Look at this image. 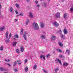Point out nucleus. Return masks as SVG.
I'll list each match as a JSON object with an SVG mask.
<instances>
[{"label": "nucleus", "mask_w": 73, "mask_h": 73, "mask_svg": "<svg viewBox=\"0 0 73 73\" xmlns=\"http://www.w3.org/2000/svg\"><path fill=\"white\" fill-rule=\"evenodd\" d=\"M29 19H28L27 20V21H26V23H25V24H26V25H28V23H29Z\"/></svg>", "instance_id": "obj_31"}, {"label": "nucleus", "mask_w": 73, "mask_h": 73, "mask_svg": "<svg viewBox=\"0 0 73 73\" xmlns=\"http://www.w3.org/2000/svg\"><path fill=\"white\" fill-rule=\"evenodd\" d=\"M20 49H21V51L22 52H23L24 51V47L21 46L20 47Z\"/></svg>", "instance_id": "obj_9"}, {"label": "nucleus", "mask_w": 73, "mask_h": 73, "mask_svg": "<svg viewBox=\"0 0 73 73\" xmlns=\"http://www.w3.org/2000/svg\"><path fill=\"white\" fill-rule=\"evenodd\" d=\"M0 50H3V46H1Z\"/></svg>", "instance_id": "obj_37"}, {"label": "nucleus", "mask_w": 73, "mask_h": 73, "mask_svg": "<svg viewBox=\"0 0 73 73\" xmlns=\"http://www.w3.org/2000/svg\"><path fill=\"white\" fill-rule=\"evenodd\" d=\"M40 57L41 59H42V58H43L44 60H45V57L44 56V55H41L40 56Z\"/></svg>", "instance_id": "obj_13"}, {"label": "nucleus", "mask_w": 73, "mask_h": 73, "mask_svg": "<svg viewBox=\"0 0 73 73\" xmlns=\"http://www.w3.org/2000/svg\"><path fill=\"white\" fill-rule=\"evenodd\" d=\"M6 64L8 65H9V67H10L11 65V64H9V63H8V64Z\"/></svg>", "instance_id": "obj_46"}, {"label": "nucleus", "mask_w": 73, "mask_h": 73, "mask_svg": "<svg viewBox=\"0 0 73 73\" xmlns=\"http://www.w3.org/2000/svg\"><path fill=\"white\" fill-rule=\"evenodd\" d=\"M63 65L64 66H68L69 65V64L66 63L64 62Z\"/></svg>", "instance_id": "obj_19"}, {"label": "nucleus", "mask_w": 73, "mask_h": 73, "mask_svg": "<svg viewBox=\"0 0 73 73\" xmlns=\"http://www.w3.org/2000/svg\"><path fill=\"white\" fill-rule=\"evenodd\" d=\"M13 8L12 7H10V12H12L13 11Z\"/></svg>", "instance_id": "obj_27"}, {"label": "nucleus", "mask_w": 73, "mask_h": 73, "mask_svg": "<svg viewBox=\"0 0 73 73\" xmlns=\"http://www.w3.org/2000/svg\"><path fill=\"white\" fill-rule=\"evenodd\" d=\"M19 38V35H18L16 34L14 35L13 36V38L15 41H16V38Z\"/></svg>", "instance_id": "obj_3"}, {"label": "nucleus", "mask_w": 73, "mask_h": 73, "mask_svg": "<svg viewBox=\"0 0 73 73\" xmlns=\"http://www.w3.org/2000/svg\"><path fill=\"white\" fill-rule=\"evenodd\" d=\"M48 0V3H49V1H50V0Z\"/></svg>", "instance_id": "obj_59"}, {"label": "nucleus", "mask_w": 73, "mask_h": 73, "mask_svg": "<svg viewBox=\"0 0 73 73\" xmlns=\"http://www.w3.org/2000/svg\"><path fill=\"white\" fill-rule=\"evenodd\" d=\"M59 32L60 34V35H61V34H62V31H61V30H60L59 31Z\"/></svg>", "instance_id": "obj_39"}, {"label": "nucleus", "mask_w": 73, "mask_h": 73, "mask_svg": "<svg viewBox=\"0 0 73 73\" xmlns=\"http://www.w3.org/2000/svg\"><path fill=\"white\" fill-rule=\"evenodd\" d=\"M19 15H17L16 17H17V16H19Z\"/></svg>", "instance_id": "obj_58"}, {"label": "nucleus", "mask_w": 73, "mask_h": 73, "mask_svg": "<svg viewBox=\"0 0 73 73\" xmlns=\"http://www.w3.org/2000/svg\"><path fill=\"white\" fill-rule=\"evenodd\" d=\"M65 0H62V1H64Z\"/></svg>", "instance_id": "obj_60"}, {"label": "nucleus", "mask_w": 73, "mask_h": 73, "mask_svg": "<svg viewBox=\"0 0 73 73\" xmlns=\"http://www.w3.org/2000/svg\"><path fill=\"white\" fill-rule=\"evenodd\" d=\"M23 38L25 40H27V36H26V35L25 34H23Z\"/></svg>", "instance_id": "obj_18"}, {"label": "nucleus", "mask_w": 73, "mask_h": 73, "mask_svg": "<svg viewBox=\"0 0 73 73\" xmlns=\"http://www.w3.org/2000/svg\"><path fill=\"white\" fill-rule=\"evenodd\" d=\"M0 70H1V71H3V70H4V69H3V68L2 67H0Z\"/></svg>", "instance_id": "obj_42"}, {"label": "nucleus", "mask_w": 73, "mask_h": 73, "mask_svg": "<svg viewBox=\"0 0 73 73\" xmlns=\"http://www.w3.org/2000/svg\"><path fill=\"white\" fill-rule=\"evenodd\" d=\"M56 51L58 52H60V53H61L62 52V50L59 48L56 49Z\"/></svg>", "instance_id": "obj_17"}, {"label": "nucleus", "mask_w": 73, "mask_h": 73, "mask_svg": "<svg viewBox=\"0 0 73 73\" xmlns=\"http://www.w3.org/2000/svg\"><path fill=\"white\" fill-rule=\"evenodd\" d=\"M43 0H40V1H42Z\"/></svg>", "instance_id": "obj_64"}, {"label": "nucleus", "mask_w": 73, "mask_h": 73, "mask_svg": "<svg viewBox=\"0 0 73 73\" xmlns=\"http://www.w3.org/2000/svg\"><path fill=\"white\" fill-rule=\"evenodd\" d=\"M29 17H30L31 18H33V14L31 12H29Z\"/></svg>", "instance_id": "obj_5"}, {"label": "nucleus", "mask_w": 73, "mask_h": 73, "mask_svg": "<svg viewBox=\"0 0 73 73\" xmlns=\"http://www.w3.org/2000/svg\"><path fill=\"white\" fill-rule=\"evenodd\" d=\"M35 3H36V4H38V1H35Z\"/></svg>", "instance_id": "obj_48"}, {"label": "nucleus", "mask_w": 73, "mask_h": 73, "mask_svg": "<svg viewBox=\"0 0 73 73\" xmlns=\"http://www.w3.org/2000/svg\"><path fill=\"white\" fill-rule=\"evenodd\" d=\"M16 64H17V62L16 61H15L13 63V66L15 67V66L16 65Z\"/></svg>", "instance_id": "obj_26"}, {"label": "nucleus", "mask_w": 73, "mask_h": 73, "mask_svg": "<svg viewBox=\"0 0 73 73\" xmlns=\"http://www.w3.org/2000/svg\"><path fill=\"white\" fill-rule=\"evenodd\" d=\"M49 56H50V55H46L47 58H48V57H49Z\"/></svg>", "instance_id": "obj_50"}, {"label": "nucleus", "mask_w": 73, "mask_h": 73, "mask_svg": "<svg viewBox=\"0 0 73 73\" xmlns=\"http://www.w3.org/2000/svg\"><path fill=\"white\" fill-rule=\"evenodd\" d=\"M60 35L62 39H65V36L63 34H60Z\"/></svg>", "instance_id": "obj_7"}, {"label": "nucleus", "mask_w": 73, "mask_h": 73, "mask_svg": "<svg viewBox=\"0 0 73 73\" xmlns=\"http://www.w3.org/2000/svg\"><path fill=\"white\" fill-rule=\"evenodd\" d=\"M70 11H71V12H73V7H72L70 9Z\"/></svg>", "instance_id": "obj_38"}, {"label": "nucleus", "mask_w": 73, "mask_h": 73, "mask_svg": "<svg viewBox=\"0 0 73 73\" xmlns=\"http://www.w3.org/2000/svg\"><path fill=\"white\" fill-rule=\"evenodd\" d=\"M16 51L17 53H18V54H19V53H20V51H19V50H18V49H17L16 50Z\"/></svg>", "instance_id": "obj_32"}, {"label": "nucleus", "mask_w": 73, "mask_h": 73, "mask_svg": "<svg viewBox=\"0 0 73 73\" xmlns=\"http://www.w3.org/2000/svg\"><path fill=\"white\" fill-rule=\"evenodd\" d=\"M9 42V38H6V40H5V42L7 44H8V42Z\"/></svg>", "instance_id": "obj_14"}, {"label": "nucleus", "mask_w": 73, "mask_h": 73, "mask_svg": "<svg viewBox=\"0 0 73 73\" xmlns=\"http://www.w3.org/2000/svg\"><path fill=\"white\" fill-rule=\"evenodd\" d=\"M26 0V1H27L28 2V1H30V0Z\"/></svg>", "instance_id": "obj_52"}, {"label": "nucleus", "mask_w": 73, "mask_h": 73, "mask_svg": "<svg viewBox=\"0 0 73 73\" xmlns=\"http://www.w3.org/2000/svg\"><path fill=\"white\" fill-rule=\"evenodd\" d=\"M63 17H64V19H66V18L67 17V13H65Z\"/></svg>", "instance_id": "obj_15"}, {"label": "nucleus", "mask_w": 73, "mask_h": 73, "mask_svg": "<svg viewBox=\"0 0 73 73\" xmlns=\"http://www.w3.org/2000/svg\"><path fill=\"white\" fill-rule=\"evenodd\" d=\"M19 15L23 16H24V14H23V12L21 13Z\"/></svg>", "instance_id": "obj_34"}, {"label": "nucleus", "mask_w": 73, "mask_h": 73, "mask_svg": "<svg viewBox=\"0 0 73 73\" xmlns=\"http://www.w3.org/2000/svg\"><path fill=\"white\" fill-rule=\"evenodd\" d=\"M53 53H54V54L55 53V51H53Z\"/></svg>", "instance_id": "obj_57"}, {"label": "nucleus", "mask_w": 73, "mask_h": 73, "mask_svg": "<svg viewBox=\"0 0 73 73\" xmlns=\"http://www.w3.org/2000/svg\"><path fill=\"white\" fill-rule=\"evenodd\" d=\"M58 44L61 47H62V46H63V44H62L61 42H59Z\"/></svg>", "instance_id": "obj_24"}, {"label": "nucleus", "mask_w": 73, "mask_h": 73, "mask_svg": "<svg viewBox=\"0 0 73 73\" xmlns=\"http://www.w3.org/2000/svg\"><path fill=\"white\" fill-rule=\"evenodd\" d=\"M58 68H56V69L54 71H55L54 73H57V71H58Z\"/></svg>", "instance_id": "obj_25"}, {"label": "nucleus", "mask_w": 73, "mask_h": 73, "mask_svg": "<svg viewBox=\"0 0 73 73\" xmlns=\"http://www.w3.org/2000/svg\"><path fill=\"white\" fill-rule=\"evenodd\" d=\"M15 72H17L18 71V70H17V69H15L14 70Z\"/></svg>", "instance_id": "obj_47"}, {"label": "nucleus", "mask_w": 73, "mask_h": 73, "mask_svg": "<svg viewBox=\"0 0 73 73\" xmlns=\"http://www.w3.org/2000/svg\"><path fill=\"white\" fill-rule=\"evenodd\" d=\"M37 65H35L33 67V69L35 70L37 68Z\"/></svg>", "instance_id": "obj_23"}, {"label": "nucleus", "mask_w": 73, "mask_h": 73, "mask_svg": "<svg viewBox=\"0 0 73 73\" xmlns=\"http://www.w3.org/2000/svg\"><path fill=\"white\" fill-rule=\"evenodd\" d=\"M40 27L41 28H43L44 27V23H40Z\"/></svg>", "instance_id": "obj_20"}, {"label": "nucleus", "mask_w": 73, "mask_h": 73, "mask_svg": "<svg viewBox=\"0 0 73 73\" xmlns=\"http://www.w3.org/2000/svg\"><path fill=\"white\" fill-rule=\"evenodd\" d=\"M44 72H45V73H46V72L45 70H43Z\"/></svg>", "instance_id": "obj_51"}, {"label": "nucleus", "mask_w": 73, "mask_h": 73, "mask_svg": "<svg viewBox=\"0 0 73 73\" xmlns=\"http://www.w3.org/2000/svg\"><path fill=\"white\" fill-rule=\"evenodd\" d=\"M28 67H26V68H25V71L26 72H27L28 71Z\"/></svg>", "instance_id": "obj_30"}, {"label": "nucleus", "mask_w": 73, "mask_h": 73, "mask_svg": "<svg viewBox=\"0 0 73 73\" xmlns=\"http://www.w3.org/2000/svg\"><path fill=\"white\" fill-rule=\"evenodd\" d=\"M41 37L43 39H45V36L44 35H41Z\"/></svg>", "instance_id": "obj_22"}, {"label": "nucleus", "mask_w": 73, "mask_h": 73, "mask_svg": "<svg viewBox=\"0 0 73 73\" xmlns=\"http://www.w3.org/2000/svg\"><path fill=\"white\" fill-rule=\"evenodd\" d=\"M43 5L44 6V7H46V4L45 3H43Z\"/></svg>", "instance_id": "obj_36"}, {"label": "nucleus", "mask_w": 73, "mask_h": 73, "mask_svg": "<svg viewBox=\"0 0 73 73\" xmlns=\"http://www.w3.org/2000/svg\"><path fill=\"white\" fill-rule=\"evenodd\" d=\"M24 31V30L23 29H21V35H22L23 33V31Z\"/></svg>", "instance_id": "obj_33"}, {"label": "nucleus", "mask_w": 73, "mask_h": 73, "mask_svg": "<svg viewBox=\"0 0 73 73\" xmlns=\"http://www.w3.org/2000/svg\"><path fill=\"white\" fill-rule=\"evenodd\" d=\"M16 44H17V42H13V45L14 46H15L16 45Z\"/></svg>", "instance_id": "obj_29"}, {"label": "nucleus", "mask_w": 73, "mask_h": 73, "mask_svg": "<svg viewBox=\"0 0 73 73\" xmlns=\"http://www.w3.org/2000/svg\"><path fill=\"white\" fill-rule=\"evenodd\" d=\"M56 36L54 35H53L52 36V38H51V40L52 41H54V40H55L56 39Z\"/></svg>", "instance_id": "obj_10"}, {"label": "nucleus", "mask_w": 73, "mask_h": 73, "mask_svg": "<svg viewBox=\"0 0 73 73\" xmlns=\"http://www.w3.org/2000/svg\"><path fill=\"white\" fill-rule=\"evenodd\" d=\"M17 62L18 63V64L19 65H21V60H17Z\"/></svg>", "instance_id": "obj_12"}, {"label": "nucleus", "mask_w": 73, "mask_h": 73, "mask_svg": "<svg viewBox=\"0 0 73 73\" xmlns=\"http://www.w3.org/2000/svg\"><path fill=\"white\" fill-rule=\"evenodd\" d=\"M40 6V5H36V7H37V8H39Z\"/></svg>", "instance_id": "obj_44"}, {"label": "nucleus", "mask_w": 73, "mask_h": 73, "mask_svg": "<svg viewBox=\"0 0 73 73\" xmlns=\"http://www.w3.org/2000/svg\"><path fill=\"white\" fill-rule=\"evenodd\" d=\"M5 61H7V62H9V61H10V60L8 59V60L6 59H5Z\"/></svg>", "instance_id": "obj_41"}, {"label": "nucleus", "mask_w": 73, "mask_h": 73, "mask_svg": "<svg viewBox=\"0 0 73 73\" xmlns=\"http://www.w3.org/2000/svg\"><path fill=\"white\" fill-rule=\"evenodd\" d=\"M47 55H50V54H47Z\"/></svg>", "instance_id": "obj_62"}, {"label": "nucleus", "mask_w": 73, "mask_h": 73, "mask_svg": "<svg viewBox=\"0 0 73 73\" xmlns=\"http://www.w3.org/2000/svg\"><path fill=\"white\" fill-rule=\"evenodd\" d=\"M5 29V27H1L0 28V31H1V32H2V31H3Z\"/></svg>", "instance_id": "obj_11"}, {"label": "nucleus", "mask_w": 73, "mask_h": 73, "mask_svg": "<svg viewBox=\"0 0 73 73\" xmlns=\"http://www.w3.org/2000/svg\"><path fill=\"white\" fill-rule=\"evenodd\" d=\"M1 10H0V15H1Z\"/></svg>", "instance_id": "obj_56"}, {"label": "nucleus", "mask_w": 73, "mask_h": 73, "mask_svg": "<svg viewBox=\"0 0 73 73\" xmlns=\"http://www.w3.org/2000/svg\"><path fill=\"white\" fill-rule=\"evenodd\" d=\"M41 52L42 53H44V52H43V51H42Z\"/></svg>", "instance_id": "obj_54"}, {"label": "nucleus", "mask_w": 73, "mask_h": 73, "mask_svg": "<svg viewBox=\"0 0 73 73\" xmlns=\"http://www.w3.org/2000/svg\"><path fill=\"white\" fill-rule=\"evenodd\" d=\"M11 36H12V34L11 33H10L9 35V38H10L11 37Z\"/></svg>", "instance_id": "obj_40"}, {"label": "nucleus", "mask_w": 73, "mask_h": 73, "mask_svg": "<svg viewBox=\"0 0 73 73\" xmlns=\"http://www.w3.org/2000/svg\"><path fill=\"white\" fill-rule=\"evenodd\" d=\"M33 27L36 30H37L39 29L38 27V25L37 23H34L33 24Z\"/></svg>", "instance_id": "obj_1"}, {"label": "nucleus", "mask_w": 73, "mask_h": 73, "mask_svg": "<svg viewBox=\"0 0 73 73\" xmlns=\"http://www.w3.org/2000/svg\"><path fill=\"white\" fill-rule=\"evenodd\" d=\"M66 52L68 53V54H70L69 53H70V50H66Z\"/></svg>", "instance_id": "obj_35"}, {"label": "nucleus", "mask_w": 73, "mask_h": 73, "mask_svg": "<svg viewBox=\"0 0 73 73\" xmlns=\"http://www.w3.org/2000/svg\"><path fill=\"white\" fill-rule=\"evenodd\" d=\"M25 63H27V62H28V60H27V59H25Z\"/></svg>", "instance_id": "obj_45"}, {"label": "nucleus", "mask_w": 73, "mask_h": 73, "mask_svg": "<svg viewBox=\"0 0 73 73\" xmlns=\"http://www.w3.org/2000/svg\"><path fill=\"white\" fill-rule=\"evenodd\" d=\"M4 73H8V72H5Z\"/></svg>", "instance_id": "obj_61"}, {"label": "nucleus", "mask_w": 73, "mask_h": 73, "mask_svg": "<svg viewBox=\"0 0 73 73\" xmlns=\"http://www.w3.org/2000/svg\"><path fill=\"white\" fill-rule=\"evenodd\" d=\"M72 6L73 7V4L72 5Z\"/></svg>", "instance_id": "obj_63"}, {"label": "nucleus", "mask_w": 73, "mask_h": 73, "mask_svg": "<svg viewBox=\"0 0 73 73\" xmlns=\"http://www.w3.org/2000/svg\"><path fill=\"white\" fill-rule=\"evenodd\" d=\"M55 61L56 63H57L58 62H59L60 64L61 65H62V63H61V60H60L56 58V59L55 60Z\"/></svg>", "instance_id": "obj_4"}, {"label": "nucleus", "mask_w": 73, "mask_h": 73, "mask_svg": "<svg viewBox=\"0 0 73 73\" xmlns=\"http://www.w3.org/2000/svg\"><path fill=\"white\" fill-rule=\"evenodd\" d=\"M63 32H64V34H65V35H66L68 33V31H67V29H66V28H65L63 30Z\"/></svg>", "instance_id": "obj_8"}, {"label": "nucleus", "mask_w": 73, "mask_h": 73, "mask_svg": "<svg viewBox=\"0 0 73 73\" xmlns=\"http://www.w3.org/2000/svg\"><path fill=\"white\" fill-rule=\"evenodd\" d=\"M15 6L17 8H20V6H19V5L18 4H15Z\"/></svg>", "instance_id": "obj_28"}, {"label": "nucleus", "mask_w": 73, "mask_h": 73, "mask_svg": "<svg viewBox=\"0 0 73 73\" xmlns=\"http://www.w3.org/2000/svg\"><path fill=\"white\" fill-rule=\"evenodd\" d=\"M24 33H25V35H28V33L27 31H25Z\"/></svg>", "instance_id": "obj_43"}, {"label": "nucleus", "mask_w": 73, "mask_h": 73, "mask_svg": "<svg viewBox=\"0 0 73 73\" xmlns=\"http://www.w3.org/2000/svg\"><path fill=\"white\" fill-rule=\"evenodd\" d=\"M15 13L16 14H18V12H17V11H15Z\"/></svg>", "instance_id": "obj_49"}, {"label": "nucleus", "mask_w": 73, "mask_h": 73, "mask_svg": "<svg viewBox=\"0 0 73 73\" xmlns=\"http://www.w3.org/2000/svg\"><path fill=\"white\" fill-rule=\"evenodd\" d=\"M5 37L6 38H8V32L7 31L5 33Z\"/></svg>", "instance_id": "obj_16"}, {"label": "nucleus", "mask_w": 73, "mask_h": 73, "mask_svg": "<svg viewBox=\"0 0 73 73\" xmlns=\"http://www.w3.org/2000/svg\"><path fill=\"white\" fill-rule=\"evenodd\" d=\"M55 16L56 17H60V13H58L57 14L55 15Z\"/></svg>", "instance_id": "obj_6"}, {"label": "nucleus", "mask_w": 73, "mask_h": 73, "mask_svg": "<svg viewBox=\"0 0 73 73\" xmlns=\"http://www.w3.org/2000/svg\"><path fill=\"white\" fill-rule=\"evenodd\" d=\"M0 8H1V5L0 4Z\"/></svg>", "instance_id": "obj_53"}, {"label": "nucleus", "mask_w": 73, "mask_h": 73, "mask_svg": "<svg viewBox=\"0 0 73 73\" xmlns=\"http://www.w3.org/2000/svg\"><path fill=\"white\" fill-rule=\"evenodd\" d=\"M53 25L55 27H58L59 26V24L56 21L53 22L52 23Z\"/></svg>", "instance_id": "obj_2"}, {"label": "nucleus", "mask_w": 73, "mask_h": 73, "mask_svg": "<svg viewBox=\"0 0 73 73\" xmlns=\"http://www.w3.org/2000/svg\"><path fill=\"white\" fill-rule=\"evenodd\" d=\"M17 21V19H15V22Z\"/></svg>", "instance_id": "obj_55"}, {"label": "nucleus", "mask_w": 73, "mask_h": 73, "mask_svg": "<svg viewBox=\"0 0 73 73\" xmlns=\"http://www.w3.org/2000/svg\"><path fill=\"white\" fill-rule=\"evenodd\" d=\"M59 57L60 58H64V56L63 55H60L59 56Z\"/></svg>", "instance_id": "obj_21"}]
</instances>
